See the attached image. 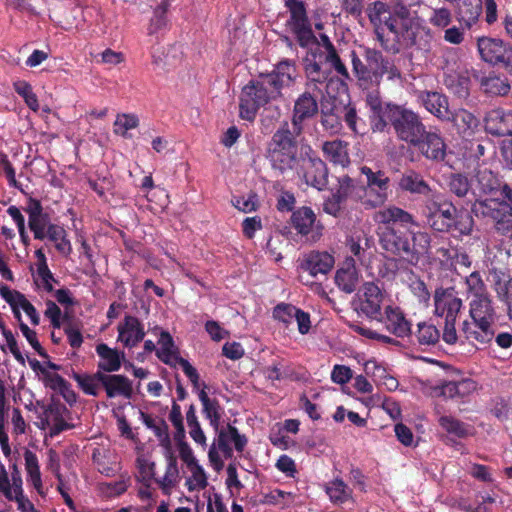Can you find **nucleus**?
<instances>
[{"mask_svg": "<svg viewBox=\"0 0 512 512\" xmlns=\"http://www.w3.org/2000/svg\"><path fill=\"white\" fill-rule=\"evenodd\" d=\"M303 132L294 129L284 121L272 135L268 143L266 158L274 170L284 174L299 169V164L308 156L311 146L301 138Z\"/></svg>", "mask_w": 512, "mask_h": 512, "instance_id": "obj_1", "label": "nucleus"}, {"mask_svg": "<svg viewBox=\"0 0 512 512\" xmlns=\"http://www.w3.org/2000/svg\"><path fill=\"white\" fill-rule=\"evenodd\" d=\"M364 60L355 51L351 52L352 69L361 84L380 83L387 74L389 79L400 78L399 69L388 58L373 48L364 47Z\"/></svg>", "mask_w": 512, "mask_h": 512, "instance_id": "obj_2", "label": "nucleus"}, {"mask_svg": "<svg viewBox=\"0 0 512 512\" xmlns=\"http://www.w3.org/2000/svg\"><path fill=\"white\" fill-rule=\"evenodd\" d=\"M386 116L397 140L410 147L426 128L421 115L405 105L387 103Z\"/></svg>", "mask_w": 512, "mask_h": 512, "instance_id": "obj_3", "label": "nucleus"}, {"mask_svg": "<svg viewBox=\"0 0 512 512\" xmlns=\"http://www.w3.org/2000/svg\"><path fill=\"white\" fill-rule=\"evenodd\" d=\"M462 305V300L457 296L455 288L439 287L435 290V314L439 317H445L442 340L446 344L454 345L458 340L455 323Z\"/></svg>", "mask_w": 512, "mask_h": 512, "instance_id": "obj_4", "label": "nucleus"}, {"mask_svg": "<svg viewBox=\"0 0 512 512\" xmlns=\"http://www.w3.org/2000/svg\"><path fill=\"white\" fill-rule=\"evenodd\" d=\"M258 81L246 85L240 97V116L245 120H253L257 110L272 100L280 97L279 91L266 84V78L260 75Z\"/></svg>", "mask_w": 512, "mask_h": 512, "instance_id": "obj_5", "label": "nucleus"}, {"mask_svg": "<svg viewBox=\"0 0 512 512\" xmlns=\"http://www.w3.org/2000/svg\"><path fill=\"white\" fill-rule=\"evenodd\" d=\"M361 173L367 178V186L364 189L366 200L364 204L370 207L382 205L388 197L390 179L385 172L378 170L374 172L370 167H361Z\"/></svg>", "mask_w": 512, "mask_h": 512, "instance_id": "obj_6", "label": "nucleus"}, {"mask_svg": "<svg viewBox=\"0 0 512 512\" xmlns=\"http://www.w3.org/2000/svg\"><path fill=\"white\" fill-rule=\"evenodd\" d=\"M296 171L307 185L318 190H323L328 184V168L325 162L315 155L312 148Z\"/></svg>", "mask_w": 512, "mask_h": 512, "instance_id": "obj_7", "label": "nucleus"}, {"mask_svg": "<svg viewBox=\"0 0 512 512\" xmlns=\"http://www.w3.org/2000/svg\"><path fill=\"white\" fill-rule=\"evenodd\" d=\"M359 301V313L365 315L370 320H383L382 305L384 293L376 283L366 282L363 284Z\"/></svg>", "mask_w": 512, "mask_h": 512, "instance_id": "obj_8", "label": "nucleus"}, {"mask_svg": "<svg viewBox=\"0 0 512 512\" xmlns=\"http://www.w3.org/2000/svg\"><path fill=\"white\" fill-rule=\"evenodd\" d=\"M378 236L381 247L395 255L410 253V232L396 229V226H378Z\"/></svg>", "mask_w": 512, "mask_h": 512, "instance_id": "obj_9", "label": "nucleus"}, {"mask_svg": "<svg viewBox=\"0 0 512 512\" xmlns=\"http://www.w3.org/2000/svg\"><path fill=\"white\" fill-rule=\"evenodd\" d=\"M317 91L306 89L294 102L290 127L303 132V122L318 114Z\"/></svg>", "mask_w": 512, "mask_h": 512, "instance_id": "obj_10", "label": "nucleus"}, {"mask_svg": "<svg viewBox=\"0 0 512 512\" xmlns=\"http://www.w3.org/2000/svg\"><path fill=\"white\" fill-rule=\"evenodd\" d=\"M416 139L415 144L411 147L417 148L420 153L427 159L441 162L444 161L446 156V144L443 138L437 132L430 131L427 127L424 129L423 134Z\"/></svg>", "mask_w": 512, "mask_h": 512, "instance_id": "obj_11", "label": "nucleus"}, {"mask_svg": "<svg viewBox=\"0 0 512 512\" xmlns=\"http://www.w3.org/2000/svg\"><path fill=\"white\" fill-rule=\"evenodd\" d=\"M100 386L104 389L107 398L123 397L130 399L133 395L132 381L125 375L114 373H100L97 375Z\"/></svg>", "mask_w": 512, "mask_h": 512, "instance_id": "obj_12", "label": "nucleus"}, {"mask_svg": "<svg viewBox=\"0 0 512 512\" xmlns=\"http://www.w3.org/2000/svg\"><path fill=\"white\" fill-rule=\"evenodd\" d=\"M263 76L266 78V84L272 86L276 91H279L281 95L283 88L290 87L294 84L297 70L292 61L283 60L275 66L272 72Z\"/></svg>", "mask_w": 512, "mask_h": 512, "instance_id": "obj_13", "label": "nucleus"}, {"mask_svg": "<svg viewBox=\"0 0 512 512\" xmlns=\"http://www.w3.org/2000/svg\"><path fill=\"white\" fill-rule=\"evenodd\" d=\"M217 432V446L226 459L233 456V449L230 446V442H233L237 452L242 453L244 451L248 440L245 435L239 433L235 426L228 424L226 428L218 429Z\"/></svg>", "mask_w": 512, "mask_h": 512, "instance_id": "obj_14", "label": "nucleus"}, {"mask_svg": "<svg viewBox=\"0 0 512 512\" xmlns=\"http://www.w3.org/2000/svg\"><path fill=\"white\" fill-rule=\"evenodd\" d=\"M118 341L127 348H133L140 343L145 336L144 326L141 321L132 315H125L122 323L118 325Z\"/></svg>", "mask_w": 512, "mask_h": 512, "instance_id": "obj_15", "label": "nucleus"}, {"mask_svg": "<svg viewBox=\"0 0 512 512\" xmlns=\"http://www.w3.org/2000/svg\"><path fill=\"white\" fill-rule=\"evenodd\" d=\"M385 328L397 338L412 335L411 323L408 321L399 307L386 306L383 314Z\"/></svg>", "mask_w": 512, "mask_h": 512, "instance_id": "obj_16", "label": "nucleus"}, {"mask_svg": "<svg viewBox=\"0 0 512 512\" xmlns=\"http://www.w3.org/2000/svg\"><path fill=\"white\" fill-rule=\"evenodd\" d=\"M95 350L99 357L97 372L114 373L120 370L125 357L123 351L111 348L106 343L97 344Z\"/></svg>", "mask_w": 512, "mask_h": 512, "instance_id": "obj_17", "label": "nucleus"}, {"mask_svg": "<svg viewBox=\"0 0 512 512\" xmlns=\"http://www.w3.org/2000/svg\"><path fill=\"white\" fill-rule=\"evenodd\" d=\"M334 266V257L328 252L312 251L305 255L300 264L303 271H307L311 276L326 275Z\"/></svg>", "mask_w": 512, "mask_h": 512, "instance_id": "obj_18", "label": "nucleus"}, {"mask_svg": "<svg viewBox=\"0 0 512 512\" xmlns=\"http://www.w3.org/2000/svg\"><path fill=\"white\" fill-rule=\"evenodd\" d=\"M481 58L492 65L500 64L509 45L501 39L481 37L477 41Z\"/></svg>", "mask_w": 512, "mask_h": 512, "instance_id": "obj_19", "label": "nucleus"}, {"mask_svg": "<svg viewBox=\"0 0 512 512\" xmlns=\"http://www.w3.org/2000/svg\"><path fill=\"white\" fill-rule=\"evenodd\" d=\"M485 129L495 136L512 135V113L494 109L485 117Z\"/></svg>", "mask_w": 512, "mask_h": 512, "instance_id": "obj_20", "label": "nucleus"}, {"mask_svg": "<svg viewBox=\"0 0 512 512\" xmlns=\"http://www.w3.org/2000/svg\"><path fill=\"white\" fill-rule=\"evenodd\" d=\"M462 333L469 342L488 344L494 338L493 324L488 321H464L461 328Z\"/></svg>", "mask_w": 512, "mask_h": 512, "instance_id": "obj_21", "label": "nucleus"}, {"mask_svg": "<svg viewBox=\"0 0 512 512\" xmlns=\"http://www.w3.org/2000/svg\"><path fill=\"white\" fill-rule=\"evenodd\" d=\"M356 260L353 257H347L335 275V283L338 288L347 293H353L358 285L359 275L355 267Z\"/></svg>", "mask_w": 512, "mask_h": 512, "instance_id": "obj_22", "label": "nucleus"}, {"mask_svg": "<svg viewBox=\"0 0 512 512\" xmlns=\"http://www.w3.org/2000/svg\"><path fill=\"white\" fill-rule=\"evenodd\" d=\"M477 389V383L472 379L449 381L442 385L441 394L448 399H456L464 402Z\"/></svg>", "mask_w": 512, "mask_h": 512, "instance_id": "obj_23", "label": "nucleus"}, {"mask_svg": "<svg viewBox=\"0 0 512 512\" xmlns=\"http://www.w3.org/2000/svg\"><path fill=\"white\" fill-rule=\"evenodd\" d=\"M206 384L203 383V389L198 392V398L202 404V413L209 421V424L215 431L219 429L223 409L216 398H210L205 391Z\"/></svg>", "mask_w": 512, "mask_h": 512, "instance_id": "obj_24", "label": "nucleus"}, {"mask_svg": "<svg viewBox=\"0 0 512 512\" xmlns=\"http://www.w3.org/2000/svg\"><path fill=\"white\" fill-rule=\"evenodd\" d=\"M304 70L307 77V82L305 84L306 89L317 91L318 94H321L318 84L326 82L330 71L328 69H324L322 65L315 60V57L312 59H305Z\"/></svg>", "mask_w": 512, "mask_h": 512, "instance_id": "obj_25", "label": "nucleus"}, {"mask_svg": "<svg viewBox=\"0 0 512 512\" xmlns=\"http://www.w3.org/2000/svg\"><path fill=\"white\" fill-rule=\"evenodd\" d=\"M469 314L472 320L488 321L489 324H493L496 312L490 294L473 298L470 302Z\"/></svg>", "mask_w": 512, "mask_h": 512, "instance_id": "obj_26", "label": "nucleus"}, {"mask_svg": "<svg viewBox=\"0 0 512 512\" xmlns=\"http://www.w3.org/2000/svg\"><path fill=\"white\" fill-rule=\"evenodd\" d=\"M424 107L441 120L449 121L451 111L448 108V99L438 92H425L422 95Z\"/></svg>", "mask_w": 512, "mask_h": 512, "instance_id": "obj_27", "label": "nucleus"}, {"mask_svg": "<svg viewBox=\"0 0 512 512\" xmlns=\"http://www.w3.org/2000/svg\"><path fill=\"white\" fill-rule=\"evenodd\" d=\"M438 424L448 435L459 439L473 436L475 429L472 425L461 421L451 415H442L438 418Z\"/></svg>", "mask_w": 512, "mask_h": 512, "instance_id": "obj_28", "label": "nucleus"}, {"mask_svg": "<svg viewBox=\"0 0 512 512\" xmlns=\"http://www.w3.org/2000/svg\"><path fill=\"white\" fill-rule=\"evenodd\" d=\"M482 13V0H460L456 7V15L459 22L467 29L475 24Z\"/></svg>", "mask_w": 512, "mask_h": 512, "instance_id": "obj_29", "label": "nucleus"}, {"mask_svg": "<svg viewBox=\"0 0 512 512\" xmlns=\"http://www.w3.org/2000/svg\"><path fill=\"white\" fill-rule=\"evenodd\" d=\"M324 226H283L281 233L292 236L297 243L311 244L318 241L322 236Z\"/></svg>", "mask_w": 512, "mask_h": 512, "instance_id": "obj_30", "label": "nucleus"}, {"mask_svg": "<svg viewBox=\"0 0 512 512\" xmlns=\"http://www.w3.org/2000/svg\"><path fill=\"white\" fill-rule=\"evenodd\" d=\"M412 335H414L417 343L423 347H435L442 338L440 330L431 321L419 322Z\"/></svg>", "mask_w": 512, "mask_h": 512, "instance_id": "obj_31", "label": "nucleus"}, {"mask_svg": "<svg viewBox=\"0 0 512 512\" xmlns=\"http://www.w3.org/2000/svg\"><path fill=\"white\" fill-rule=\"evenodd\" d=\"M398 186L402 191L411 194L428 195L431 192L428 183L423 179L420 173L414 170H408L402 174Z\"/></svg>", "mask_w": 512, "mask_h": 512, "instance_id": "obj_32", "label": "nucleus"}, {"mask_svg": "<svg viewBox=\"0 0 512 512\" xmlns=\"http://www.w3.org/2000/svg\"><path fill=\"white\" fill-rule=\"evenodd\" d=\"M479 83L483 92L490 96H505L511 89L508 79L495 72L481 77Z\"/></svg>", "mask_w": 512, "mask_h": 512, "instance_id": "obj_33", "label": "nucleus"}, {"mask_svg": "<svg viewBox=\"0 0 512 512\" xmlns=\"http://www.w3.org/2000/svg\"><path fill=\"white\" fill-rule=\"evenodd\" d=\"M140 418L144 425L153 431L161 446L165 448H169L171 446L169 426L163 418L153 417L152 415L142 411L140 412Z\"/></svg>", "mask_w": 512, "mask_h": 512, "instance_id": "obj_34", "label": "nucleus"}, {"mask_svg": "<svg viewBox=\"0 0 512 512\" xmlns=\"http://www.w3.org/2000/svg\"><path fill=\"white\" fill-rule=\"evenodd\" d=\"M322 151L326 159L330 162L346 166L349 164L347 144L342 140L326 141L322 145Z\"/></svg>", "mask_w": 512, "mask_h": 512, "instance_id": "obj_35", "label": "nucleus"}, {"mask_svg": "<svg viewBox=\"0 0 512 512\" xmlns=\"http://www.w3.org/2000/svg\"><path fill=\"white\" fill-rule=\"evenodd\" d=\"M475 178L482 192L487 194L496 195L503 184L492 170L483 166L476 169Z\"/></svg>", "mask_w": 512, "mask_h": 512, "instance_id": "obj_36", "label": "nucleus"}, {"mask_svg": "<svg viewBox=\"0 0 512 512\" xmlns=\"http://www.w3.org/2000/svg\"><path fill=\"white\" fill-rule=\"evenodd\" d=\"M325 492L333 504H343L352 497V489L341 478L328 482Z\"/></svg>", "mask_w": 512, "mask_h": 512, "instance_id": "obj_37", "label": "nucleus"}, {"mask_svg": "<svg viewBox=\"0 0 512 512\" xmlns=\"http://www.w3.org/2000/svg\"><path fill=\"white\" fill-rule=\"evenodd\" d=\"M376 221L378 224L396 223H409L412 221V216L401 208L391 206L376 214Z\"/></svg>", "mask_w": 512, "mask_h": 512, "instance_id": "obj_38", "label": "nucleus"}, {"mask_svg": "<svg viewBox=\"0 0 512 512\" xmlns=\"http://www.w3.org/2000/svg\"><path fill=\"white\" fill-rule=\"evenodd\" d=\"M454 126L458 129L459 133L469 134L474 128L478 126V119L467 110H459L455 113L451 112V119Z\"/></svg>", "mask_w": 512, "mask_h": 512, "instance_id": "obj_39", "label": "nucleus"}, {"mask_svg": "<svg viewBox=\"0 0 512 512\" xmlns=\"http://www.w3.org/2000/svg\"><path fill=\"white\" fill-rule=\"evenodd\" d=\"M24 459L27 476L29 480L32 482L34 488L37 491H40V489L42 488V480L38 458L34 452L27 449L24 452Z\"/></svg>", "mask_w": 512, "mask_h": 512, "instance_id": "obj_40", "label": "nucleus"}, {"mask_svg": "<svg viewBox=\"0 0 512 512\" xmlns=\"http://www.w3.org/2000/svg\"><path fill=\"white\" fill-rule=\"evenodd\" d=\"M170 3L168 0H164L158 5L153 12V16L150 20V24L148 26V33L150 35L157 33L159 30L164 28L167 25V12L169 9Z\"/></svg>", "mask_w": 512, "mask_h": 512, "instance_id": "obj_41", "label": "nucleus"}, {"mask_svg": "<svg viewBox=\"0 0 512 512\" xmlns=\"http://www.w3.org/2000/svg\"><path fill=\"white\" fill-rule=\"evenodd\" d=\"M98 372L96 371L93 374H79L77 372H73L72 378L77 382L80 389L86 394L90 396L98 395V386L100 385L97 378Z\"/></svg>", "mask_w": 512, "mask_h": 512, "instance_id": "obj_42", "label": "nucleus"}, {"mask_svg": "<svg viewBox=\"0 0 512 512\" xmlns=\"http://www.w3.org/2000/svg\"><path fill=\"white\" fill-rule=\"evenodd\" d=\"M158 343L160 344V349L156 351L157 357L165 364L172 365L171 357L178 355L173 351L174 348V340L169 332L161 331L160 338Z\"/></svg>", "mask_w": 512, "mask_h": 512, "instance_id": "obj_43", "label": "nucleus"}, {"mask_svg": "<svg viewBox=\"0 0 512 512\" xmlns=\"http://www.w3.org/2000/svg\"><path fill=\"white\" fill-rule=\"evenodd\" d=\"M285 4L290 10V23L292 27H303V25L308 24L304 2L299 0H286Z\"/></svg>", "mask_w": 512, "mask_h": 512, "instance_id": "obj_44", "label": "nucleus"}, {"mask_svg": "<svg viewBox=\"0 0 512 512\" xmlns=\"http://www.w3.org/2000/svg\"><path fill=\"white\" fill-rule=\"evenodd\" d=\"M494 207H499V202L494 199L477 201L473 204L471 212L478 221L490 224V214L495 210Z\"/></svg>", "mask_w": 512, "mask_h": 512, "instance_id": "obj_45", "label": "nucleus"}, {"mask_svg": "<svg viewBox=\"0 0 512 512\" xmlns=\"http://www.w3.org/2000/svg\"><path fill=\"white\" fill-rule=\"evenodd\" d=\"M465 283L467 286V292L471 294L473 298L489 294L486 284L478 271H474L470 275L466 276Z\"/></svg>", "mask_w": 512, "mask_h": 512, "instance_id": "obj_46", "label": "nucleus"}, {"mask_svg": "<svg viewBox=\"0 0 512 512\" xmlns=\"http://www.w3.org/2000/svg\"><path fill=\"white\" fill-rule=\"evenodd\" d=\"M298 307L290 304L281 302L277 304L272 311L273 318L281 323H283L286 327L289 326L294 320Z\"/></svg>", "mask_w": 512, "mask_h": 512, "instance_id": "obj_47", "label": "nucleus"}, {"mask_svg": "<svg viewBox=\"0 0 512 512\" xmlns=\"http://www.w3.org/2000/svg\"><path fill=\"white\" fill-rule=\"evenodd\" d=\"M389 6L382 1H375L367 8V14L372 25L383 24V19L390 14Z\"/></svg>", "mask_w": 512, "mask_h": 512, "instance_id": "obj_48", "label": "nucleus"}, {"mask_svg": "<svg viewBox=\"0 0 512 512\" xmlns=\"http://www.w3.org/2000/svg\"><path fill=\"white\" fill-rule=\"evenodd\" d=\"M14 89L19 95H21L24 98L25 103L31 110L37 111L39 109L37 96L32 91V87L29 83L25 81L15 82Z\"/></svg>", "mask_w": 512, "mask_h": 512, "instance_id": "obj_49", "label": "nucleus"}, {"mask_svg": "<svg viewBox=\"0 0 512 512\" xmlns=\"http://www.w3.org/2000/svg\"><path fill=\"white\" fill-rule=\"evenodd\" d=\"M490 214V224H511L512 223V207L507 202H499V207Z\"/></svg>", "mask_w": 512, "mask_h": 512, "instance_id": "obj_50", "label": "nucleus"}, {"mask_svg": "<svg viewBox=\"0 0 512 512\" xmlns=\"http://www.w3.org/2000/svg\"><path fill=\"white\" fill-rule=\"evenodd\" d=\"M89 186L99 195L107 200V193L112 194L114 183L110 176L98 177L96 180L89 179Z\"/></svg>", "mask_w": 512, "mask_h": 512, "instance_id": "obj_51", "label": "nucleus"}, {"mask_svg": "<svg viewBox=\"0 0 512 512\" xmlns=\"http://www.w3.org/2000/svg\"><path fill=\"white\" fill-rule=\"evenodd\" d=\"M449 188L450 191L458 197H464L470 190V183L466 176L462 174H452L449 181Z\"/></svg>", "mask_w": 512, "mask_h": 512, "instance_id": "obj_52", "label": "nucleus"}, {"mask_svg": "<svg viewBox=\"0 0 512 512\" xmlns=\"http://www.w3.org/2000/svg\"><path fill=\"white\" fill-rule=\"evenodd\" d=\"M139 125V119L134 114L117 115L114 126L115 132L125 135L128 130L134 129Z\"/></svg>", "mask_w": 512, "mask_h": 512, "instance_id": "obj_53", "label": "nucleus"}, {"mask_svg": "<svg viewBox=\"0 0 512 512\" xmlns=\"http://www.w3.org/2000/svg\"><path fill=\"white\" fill-rule=\"evenodd\" d=\"M36 239H44L47 235L52 241H57L62 236V226H29Z\"/></svg>", "mask_w": 512, "mask_h": 512, "instance_id": "obj_54", "label": "nucleus"}, {"mask_svg": "<svg viewBox=\"0 0 512 512\" xmlns=\"http://www.w3.org/2000/svg\"><path fill=\"white\" fill-rule=\"evenodd\" d=\"M233 205L244 213L255 211L259 205L258 196L256 193L249 192L245 196L236 198Z\"/></svg>", "mask_w": 512, "mask_h": 512, "instance_id": "obj_55", "label": "nucleus"}, {"mask_svg": "<svg viewBox=\"0 0 512 512\" xmlns=\"http://www.w3.org/2000/svg\"><path fill=\"white\" fill-rule=\"evenodd\" d=\"M177 463L174 458L171 457L167 471L162 479H157L156 482L159 484L163 493L169 495L172 487L174 486V480L172 476L177 474Z\"/></svg>", "mask_w": 512, "mask_h": 512, "instance_id": "obj_56", "label": "nucleus"}, {"mask_svg": "<svg viewBox=\"0 0 512 512\" xmlns=\"http://www.w3.org/2000/svg\"><path fill=\"white\" fill-rule=\"evenodd\" d=\"M25 212L29 215L28 224H46V219L42 215V206L39 201L29 199Z\"/></svg>", "mask_w": 512, "mask_h": 512, "instance_id": "obj_57", "label": "nucleus"}, {"mask_svg": "<svg viewBox=\"0 0 512 512\" xmlns=\"http://www.w3.org/2000/svg\"><path fill=\"white\" fill-rule=\"evenodd\" d=\"M19 328L23 334V336L26 338L28 343L32 346V348L41 356V357H48L46 351L41 346L40 342L37 339V333L36 331L30 329L27 324L24 322H21L19 324Z\"/></svg>", "mask_w": 512, "mask_h": 512, "instance_id": "obj_58", "label": "nucleus"}, {"mask_svg": "<svg viewBox=\"0 0 512 512\" xmlns=\"http://www.w3.org/2000/svg\"><path fill=\"white\" fill-rule=\"evenodd\" d=\"M315 220L314 211L307 206L298 208L291 216V224H314Z\"/></svg>", "mask_w": 512, "mask_h": 512, "instance_id": "obj_59", "label": "nucleus"}, {"mask_svg": "<svg viewBox=\"0 0 512 512\" xmlns=\"http://www.w3.org/2000/svg\"><path fill=\"white\" fill-rule=\"evenodd\" d=\"M452 19V14L447 8L434 9L430 17V23L433 26L444 28L447 27Z\"/></svg>", "mask_w": 512, "mask_h": 512, "instance_id": "obj_60", "label": "nucleus"}, {"mask_svg": "<svg viewBox=\"0 0 512 512\" xmlns=\"http://www.w3.org/2000/svg\"><path fill=\"white\" fill-rule=\"evenodd\" d=\"M98 56L102 64L109 66H116L125 61V55L122 52L110 48L105 49Z\"/></svg>", "mask_w": 512, "mask_h": 512, "instance_id": "obj_61", "label": "nucleus"}, {"mask_svg": "<svg viewBox=\"0 0 512 512\" xmlns=\"http://www.w3.org/2000/svg\"><path fill=\"white\" fill-rule=\"evenodd\" d=\"M44 315L50 320L53 328L59 329L61 327L62 312L54 301H46V310L44 312Z\"/></svg>", "mask_w": 512, "mask_h": 512, "instance_id": "obj_62", "label": "nucleus"}, {"mask_svg": "<svg viewBox=\"0 0 512 512\" xmlns=\"http://www.w3.org/2000/svg\"><path fill=\"white\" fill-rule=\"evenodd\" d=\"M42 382L46 388L57 392L61 386L66 382L61 375L48 371H42Z\"/></svg>", "mask_w": 512, "mask_h": 512, "instance_id": "obj_63", "label": "nucleus"}, {"mask_svg": "<svg viewBox=\"0 0 512 512\" xmlns=\"http://www.w3.org/2000/svg\"><path fill=\"white\" fill-rule=\"evenodd\" d=\"M352 378V370L345 365H335L331 372V379L337 384H346Z\"/></svg>", "mask_w": 512, "mask_h": 512, "instance_id": "obj_64", "label": "nucleus"}]
</instances>
